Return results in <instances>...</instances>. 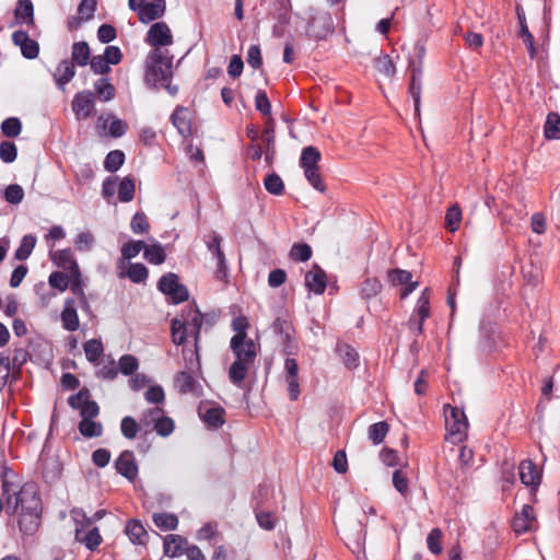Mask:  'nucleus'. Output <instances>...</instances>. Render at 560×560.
Here are the masks:
<instances>
[{
	"mask_svg": "<svg viewBox=\"0 0 560 560\" xmlns=\"http://www.w3.org/2000/svg\"><path fill=\"white\" fill-rule=\"evenodd\" d=\"M171 121L182 137H191L192 115L187 107L177 106L171 115Z\"/></svg>",
	"mask_w": 560,
	"mask_h": 560,
	"instance_id": "4468645a",
	"label": "nucleus"
},
{
	"mask_svg": "<svg viewBox=\"0 0 560 560\" xmlns=\"http://www.w3.org/2000/svg\"><path fill=\"white\" fill-rule=\"evenodd\" d=\"M304 176L310 185L317 191L324 192L326 190V185L323 182L322 175L319 173V167L304 171Z\"/></svg>",
	"mask_w": 560,
	"mask_h": 560,
	"instance_id": "e2e57ef3",
	"label": "nucleus"
},
{
	"mask_svg": "<svg viewBox=\"0 0 560 560\" xmlns=\"http://www.w3.org/2000/svg\"><path fill=\"white\" fill-rule=\"evenodd\" d=\"M373 66L378 73L386 78H393L396 73V67L388 55H381L375 57L373 60Z\"/></svg>",
	"mask_w": 560,
	"mask_h": 560,
	"instance_id": "ea45409f",
	"label": "nucleus"
},
{
	"mask_svg": "<svg viewBox=\"0 0 560 560\" xmlns=\"http://www.w3.org/2000/svg\"><path fill=\"white\" fill-rule=\"evenodd\" d=\"M518 472L520 479L525 486L536 488L540 483V474L532 460H522L518 466Z\"/></svg>",
	"mask_w": 560,
	"mask_h": 560,
	"instance_id": "b1692460",
	"label": "nucleus"
},
{
	"mask_svg": "<svg viewBox=\"0 0 560 560\" xmlns=\"http://www.w3.org/2000/svg\"><path fill=\"white\" fill-rule=\"evenodd\" d=\"M152 521L161 530H174L178 526V518L173 513H154Z\"/></svg>",
	"mask_w": 560,
	"mask_h": 560,
	"instance_id": "58836bf2",
	"label": "nucleus"
},
{
	"mask_svg": "<svg viewBox=\"0 0 560 560\" xmlns=\"http://www.w3.org/2000/svg\"><path fill=\"white\" fill-rule=\"evenodd\" d=\"M22 124L16 117H9L1 124V131L8 138H15L21 133Z\"/></svg>",
	"mask_w": 560,
	"mask_h": 560,
	"instance_id": "864d4df0",
	"label": "nucleus"
},
{
	"mask_svg": "<svg viewBox=\"0 0 560 560\" xmlns=\"http://www.w3.org/2000/svg\"><path fill=\"white\" fill-rule=\"evenodd\" d=\"M211 326L208 316L203 315L196 306L186 307L180 315L171 322V337L176 346H184L188 336L194 338V348H183L185 371L198 372L201 369L199 357V339L203 325Z\"/></svg>",
	"mask_w": 560,
	"mask_h": 560,
	"instance_id": "f257e3e1",
	"label": "nucleus"
},
{
	"mask_svg": "<svg viewBox=\"0 0 560 560\" xmlns=\"http://www.w3.org/2000/svg\"><path fill=\"white\" fill-rule=\"evenodd\" d=\"M21 371H13L11 368V360L3 353L0 354V392L5 387L8 382H15L19 380Z\"/></svg>",
	"mask_w": 560,
	"mask_h": 560,
	"instance_id": "c756f323",
	"label": "nucleus"
},
{
	"mask_svg": "<svg viewBox=\"0 0 560 560\" xmlns=\"http://www.w3.org/2000/svg\"><path fill=\"white\" fill-rule=\"evenodd\" d=\"M75 68L74 65L68 60H62L54 73L55 82L60 90H65L66 85L74 78Z\"/></svg>",
	"mask_w": 560,
	"mask_h": 560,
	"instance_id": "a878e982",
	"label": "nucleus"
},
{
	"mask_svg": "<svg viewBox=\"0 0 560 560\" xmlns=\"http://www.w3.org/2000/svg\"><path fill=\"white\" fill-rule=\"evenodd\" d=\"M335 31L331 14L324 10H312L305 34L308 38L314 40L326 39L328 35Z\"/></svg>",
	"mask_w": 560,
	"mask_h": 560,
	"instance_id": "39448f33",
	"label": "nucleus"
},
{
	"mask_svg": "<svg viewBox=\"0 0 560 560\" xmlns=\"http://www.w3.org/2000/svg\"><path fill=\"white\" fill-rule=\"evenodd\" d=\"M224 409L220 406H199L198 415L211 429H218L224 424Z\"/></svg>",
	"mask_w": 560,
	"mask_h": 560,
	"instance_id": "412c9836",
	"label": "nucleus"
},
{
	"mask_svg": "<svg viewBox=\"0 0 560 560\" xmlns=\"http://www.w3.org/2000/svg\"><path fill=\"white\" fill-rule=\"evenodd\" d=\"M382 289L381 282L376 278H369L361 285V295L364 299L376 296Z\"/></svg>",
	"mask_w": 560,
	"mask_h": 560,
	"instance_id": "052dcab7",
	"label": "nucleus"
},
{
	"mask_svg": "<svg viewBox=\"0 0 560 560\" xmlns=\"http://www.w3.org/2000/svg\"><path fill=\"white\" fill-rule=\"evenodd\" d=\"M94 91L101 102H109L115 97L116 90L108 78H100L94 82Z\"/></svg>",
	"mask_w": 560,
	"mask_h": 560,
	"instance_id": "f704fd0d",
	"label": "nucleus"
},
{
	"mask_svg": "<svg viewBox=\"0 0 560 560\" xmlns=\"http://www.w3.org/2000/svg\"><path fill=\"white\" fill-rule=\"evenodd\" d=\"M258 525L266 530H272L276 527V518L270 512L260 510L259 503L254 508Z\"/></svg>",
	"mask_w": 560,
	"mask_h": 560,
	"instance_id": "603ef678",
	"label": "nucleus"
},
{
	"mask_svg": "<svg viewBox=\"0 0 560 560\" xmlns=\"http://www.w3.org/2000/svg\"><path fill=\"white\" fill-rule=\"evenodd\" d=\"M272 329L278 337V342L282 347L283 354H295L299 347L293 336L294 329L291 323L284 318L277 317L272 324Z\"/></svg>",
	"mask_w": 560,
	"mask_h": 560,
	"instance_id": "0eeeda50",
	"label": "nucleus"
},
{
	"mask_svg": "<svg viewBox=\"0 0 560 560\" xmlns=\"http://www.w3.org/2000/svg\"><path fill=\"white\" fill-rule=\"evenodd\" d=\"M320 159L322 154L317 148L313 145L305 147L301 153L300 166L303 168V171L308 168H317L319 167L318 163Z\"/></svg>",
	"mask_w": 560,
	"mask_h": 560,
	"instance_id": "72a5a7b5",
	"label": "nucleus"
},
{
	"mask_svg": "<svg viewBox=\"0 0 560 560\" xmlns=\"http://www.w3.org/2000/svg\"><path fill=\"white\" fill-rule=\"evenodd\" d=\"M12 42L20 47L22 56L26 59H35L39 54L38 43L32 39L25 31H15L12 34Z\"/></svg>",
	"mask_w": 560,
	"mask_h": 560,
	"instance_id": "a211bd4d",
	"label": "nucleus"
},
{
	"mask_svg": "<svg viewBox=\"0 0 560 560\" xmlns=\"http://www.w3.org/2000/svg\"><path fill=\"white\" fill-rule=\"evenodd\" d=\"M143 256L152 265H161L165 261L166 255L160 243H155L144 248Z\"/></svg>",
	"mask_w": 560,
	"mask_h": 560,
	"instance_id": "c03bdc74",
	"label": "nucleus"
},
{
	"mask_svg": "<svg viewBox=\"0 0 560 560\" xmlns=\"http://www.w3.org/2000/svg\"><path fill=\"white\" fill-rule=\"evenodd\" d=\"M97 7L96 0H81L78 5V14L83 20V22H88L93 19Z\"/></svg>",
	"mask_w": 560,
	"mask_h": 560,
	"instance_id": "0e129e2a",
	"label": "nucleus"
},
{
	"mask_svg": "<svg viewBox=\"0 0 560 560\" xmlns=\"http://www.w3.org/2000/svg\"><path fill=\"white\" fill-rule=\"evenodd\" d=\"M145 248L143 241H129L121 247V256L124 259H131L139 255V253Z\"/></svg>",
	"mask_w": 560,
	"mask_h": 560,
	"instance_id": "bf43d9fd",
	"label": "nucleus"
},
{
	"mask_svg": "<svg viewBox=\"0 0 560 560\" xmlns=\"http://www.w3.org/2000/svg\"><path fill=\"white\" fill-rule=\"evenodd\" d=\"M165 0H151L150 2L145 1L141 10L138 12L139 21L148 24L162 18L165 13Z\"/></svg>",
	"mask_w": 560,
	"mask_h": 560,
	"instance_id": "4be33fe9",
	"label": "nucleus"
},
{
	"mask_svg": "<svg viewBox=\"0 0 560 560\" xmlns=\"http://www.w3.org/2000/svg\"><path fill=\"white\" fill-rule=\"evenodd\" d=\"M72 110L78 120H85L92 116L95 109V95L91 91H82L72 100Z\"/></svg>",
	"mask_w": 560,
	"mask_h": 560,
	"instance_id": "f8f14e48",
	"label": "nucleus"
},
{
	"mask_svg": "<svg viewBox=\"0 0 560 560\" xmlns=\"http://www.w3.org/2000/svg\"><path fill=\"white\" fill-rule=\"evenodd\" d=\"M80 433L88 439L98 438L103 433V425L101 422H96L93 419H82L79 422Z\"/></svg>",
	"mask_w": 560,
	"mask_h": 560,
	"instance_id": "a19ab883",
	"label": "nucleus"
},
{
	"mask_svg": "<svg viewBox=\"0 0 560 560\" xmlns=\"http://www.w3.org/2000/svg\"><path fill=\"white\" fill-rule=\"evenodd\" d=\"M125 162V154L120 150H113L107 153L104 160V168L107 172L114 173L118 171Z\"/></svg>",
	"mask_w": 560,
	"mask_h": 560,
	"instance_id": "de8ad7c7",
	"label": "nucleus"
},
{
	"mask_svg": "<svg viewBox=\"0 0 560 560\" xmlns=\"http://www.w3.org/2000/svg\"><path fill=\"white\" fill-rule=\"evenodd\" d=\"M411 272L402 269H393L388 271V280L393 285H402L406 284L405 289L401 291V299H406L409 294H411L418 287L417 281H411Z\"/></svg>",
	"mask_w": 560,
	"mask_h": 560,
	"instance_id": "aec40b11",
	"label": "nucleus"
},
{
	"mask_svg": "<svg viewBox=\"0 0 560 560\" xmlns=\"http://www.w3.org/2000/svg\"><path fill=\"white\" fill-rule=\"evenodd\" d=\"M442 537H443V533L440 528H433L429 533V535L427 537V544H428L429 550L432 553L439 555L442 552V545H441Z\"/></svg>",
	"mask_w": 560,
	"mask_h": 560,
	"instance_id": "774afa93",
	"label": "nucleus"
},
{
	"mask_svg": "<svg viewBox=\"0 0 560 560\" xmlns=\"http://www.w3.org/2000/svg\"><path fill=\"white\" fill-rule=\"evenodd\" d=\"M158 288L175 304L188 300L187 288L178 282V277L173 272L162 276L158 282Z\"/></svg>",
	"mask_w": 560,
	"mask_h": 560,
	"instance_id": "6e6552de",
	"label": "nucleus"
},
{
	"mask_svg": "<svg viewBox=\"0 0 560 560\" xmlns=\"http://www.w3.org/2000/svg\"><path fill=\"white\" fill-rule=\"evenodd\" d=\"M19 510L22 515L19 520V528L24 534H33L39 525L42 512L40 499L33 487H28V495H23Z\"/></svg>",
	"mask_w": 560,
	"mask_h": 560,
	"instance_id": "7ed1b4c3",
	"label": "nucleus"
},
{
	"mask_svg": "<svg viewBox=\"0 0 560 560\" xmlns=\"http://www.w3.org/2000/svg\"><path fill=\"white\" fill-rule=\"evenodd\" d=\"M109 120H110V124H109L108 133L110 137L119 138L126 133L127 128H128L126 121H124L121 119L114 118L112 115H107L106 117L103 115L100 116L98 117V126L102 129H106Z\"/></svg>",
	"mask_w": 560,
	"mask_h": 560,
	"instance_id": "c85d7f7f",
	"label": "nucleus"
},
{
	"mask_svg": "<svg viewBox=\"0 0 560 560\" xmlns=\"http://www.w3.org/2000/svg\"><path fill=\"white\" fill-rule=\"evenodd\" d=\"M152 429L156 432L158 435L166 438L173 433L175 423L172 418L165 415L156 421Z\"/></svg>",
	"mask_w": 560,
	"mask_h": 560,
	"instance_id": "13d9d810",
	"label": "nucleus"
},
{
	"mask_svg": "<svg viewBox=\"0 0 560 560\" xmlns=\"http://www.w3.org/2000/svg\"><path fill=\"white\" fill-rule=\"evenodd\" d=\"M230 348L235 360L254 363L257 357L255 342L249 338H231Z\"/></svg>",
	"mask_w": 560,
	"mask_h": 560,
	"instance_id": "ddd939ff",
	"label": "nucleus"
},
{
	"mask_svg": "<svg viewBox=\"0 0 560 560\" xmlns=\"http://www.w3.org/2000/svg\"><path fill=\"white\" fill-rule=\"evenodd\" d=\"M125 532L133 544L142 545L148 537L144 526L137 520L129 521Z\"/></svg>",
	"mask_w": 560,
	"mask_h": 560,
	"instance_id": "e433bc0d",
	"label": "nucleus"
},
{
	"mask_svg": "<svg viewBox=\"0 0 560 560\" xmlns=\"http://www.w3.org/2000/svg\"><path fill=\"white\" fill-rule=\"evenodd\" d=\"M264 186L269 194L275 196H281L284 191L283 180L276 173H271L266 176Z\"/></svg>",
	"mask_w": 560,
	"mask_h": 560,
	"instance_id": "8fccbe9b",
	"label": "nucleus"
},
{
	"mask_svg": "<svg viewBox=\"0 0 560 560\" xmlns=\"http://www.w3.org/2000/svg\"><path fill=\"white\" fill-rule=\"evenodd\" d=\"M36 242L37 238L34 234L24 235L15 249L14 258L20 261L26 260L35 248Z\"/></svg>",
	"mask_w": 560,
	"mask_h": 560,
	"instance_id": "c9c22d12",
	"label": "nucleus"
},
{
	"mask_svg": "<svg viewBox=\"0 0 560 560\" xmlns=\"http://www.w3.org/2000/svg\"><path fill=\"white\" fill-rule=\"evenodd\" d=\"M173 56L168 50L153 49L147 58L145 80L154 86L172 79Z\"/></svg>",
	"mask_w": 560,
	"mask_h": 560,
	"instance_id": "f03ea898",
	"label": "nucleus"
},
{
	"mask_svg": "<svg viewBox=\"0 0 560 560\" xmlns=\"http://www.w3.org/2000/svg\"><path fill=\"white\" fill-rule=\"evenodd\" d=\"M140 425L132 417L126 416L120 422L121 434L128 440H133L139 432Z\"/></svg>",
	"mask_w": 560,
	"mask_h": 560,
	"instance_id": "6e6d98bb",
	"label": "nucleus"
},
{
	"mask_svg": "<svg viewBox=\"0 0 560 560\" xmlns=\"http://www.w3.org/2000/svg\"><path fill=\"white\" fill-rule=\"evenodd\" d=\"M62 327L68 331L79 329L80 322L78 316V304L75 299L67 298L63 303V310L60 315Z\"/></svg>",
	"mask_w": 560,
	"mask_h": 560,
	"instance_id": "6ab92c4d",
	"label": "nucleus"
},
{
	"mask_svg": "<svg viewBox=\"0 0 560 560\" xmlns=\"http://www.w3.org/2000/svg\"><path fill=\"white\" fill-rule=\"evenodd\" d=\"M425 55V47L421 43H417L413 47V59L409 61L410 68V84H409V94L412 97L415 113L419 115L420 113V104H421V77H422V60Z\"/></svg>",
	"mask_w": 560,
	"mask_h": 560,
	"instance_id": "20e7f679",
	"label": "nucleus"
},
{
	"mask_svg": "<svg viewBox=\"0 0 560 560\" xmlns=\"http://www.w3.org/2000/svg\"><path fill=\"white\" fill-rule=\"evenodd\" d=\"M115 468L119 475L133 481L138 476V465L136 463L135 454L131 451H124L114 463Z\"/></svg>",
	"mask_w": 560,
	"mask_h": 560,
	"instance_id": "2eb2a0df",
	"label": "nucleus"
},
{
	"mask_svg": "<svg viewBox=\"0 0 560 560\" xmlns=\"http://www.w3.org/2000/svg\"><path fill=\"white\" fill-rule=\"evenodd\" d=\"M544 133L547 139H560V116L557 113H550L547 116Z\"/></svg>",
	"mask_w": 560,
	"mask_h": 560,
	"instance_id": "37998d69",
	"label": "nucleus"
},
{
	"mask_svg": "<svg viewBox=\"0 0 560 560\" xmlns=\"http://www.w3.org/2000/svg\"><path fill=\"white\" fill-rule=\"evenodd\" d=\"M91 60V50L86 42H75L72 45L71 62L80 67L86 66Z\"/></svg>",
	"mask_w": 560,
	"mask_h": 560,
	"instance_id": "2f4dec72",
	"label": "nucleus"
},
{
	"mask_svg": "<svg viewBox=\"0 0 560 560\" xmlns=\"http://www.w3.org/2000/svg\"><path fill=\"white\" fill-rule=\"evenodd\" d=\"M119 371L124 375H132L139 368V363L136 357L131 354H125L120 357L118 361Z\"/></svg>",
	"mask_w": 560,
	"mask_h": 560,
	"instance_id": "680f3d73",
	"label": "nucleus"
},
{
	"mask_svg": "<svg viewBox=\"0 0 560 560\" xmlns=\"http://www.w3.org/2000/svg\"><path fill=\"white\" fill-rule=\"evenodd\" d=\"M285 382L288 384L289 397L292 401L300 396L299 364L295 359L287 358L284 361Z\"/></svg>",
	"mask_w": 560,
	"mask_h": 560,
	"instance_id": "dca6fc26",
	"label": "nucleus"
},
{
	"mask_svg": "<svg viewBox=\"0 0 560 560\" xmlns=\"http://www.w3.org/2000/svg\"><path fill=\"white\" fill-rule=\"evenodd\" d=\"M336 351L348 369H354L359 365V354L351 346L347 343L338 345Z\"/></svg>",
	"mask_w": 560,
	"mask_h": 560,
	"instance_id": "4c0bfd02",
	"label": "nucleus"
},
{
	"mask_svg": "<svg viewBox=\"0 0 560 560\" xmlns=\"http://www.w3.org/2000/svg\"><path fill=\"white\" fill-rule=\"evenodd\" d=\"M14 16L18 23L34 24V7L31 0H19L14 10Z\"/></svg>",
	"mask_w": 560,
	"mask_h": 560,
	"instance_id": "7c9ffc66",
	"label": "nucleus"
},
{
	"mask_svg": "<svg viewBox=\"0 0 560 560\" xmlns=\"http://www.w3.org/2000/svg\"><path fill=\"white\" fill-rule=\"evenodd\" d=\"M135 182L130 177H125L118 183V199L120 202H129L135 197Z\"/></svg>",
	"mask_w": 560,
	"mask_h": 560,
	"instance_id": "49530a36",
	"label": "nucleus"
},
{
	"mask_svg": "<svg viewBox=\"0 0 560 560\" xmlns=\"http://www.w3.org/2000/svg\"><path fill=\"white\" fill-rule=\"evenodd\" d=\"M254 363L234 360L229 369V378L232 384L240 386L246 378L250 365Z\"/></svg>",
	"mask_w": 560,
	"mask_h": 560,
	"instance_id": "473e14b6",
	"label": "nucleus"
},
{
	"mask_svg": "<svg viewBox=\"0 0 560 560\" xmlns=\"http://www.w3.org/2000/svg\"><path fill=\"white\" fill-rule=\"evenodd\" d=\"M312 257V248L306 243L293 244L290 250V258L295 261H307Z\"/></svg>",
	"mask_w": 560,
	"mask_h": 560,
	"instance_id": "5fc2aeb1",
	"label": "nucleus"
},
{
	"mask_svg": "<svg viewBox=\"0 0 560 560\" xmlns=\"http://www.w3.org/2000/svg\"><path fill=\"white\" fill-rule=\"evenodd\" d=\"M462 221V210L457 205L450 207L445 214V226L450 232H455L459 229Z\"/></svg>",
	"mask_w": 560,
	"mask_h": 560,
	"instance_id": "3c124183",
	"label": "nucleus"
},
{
	"mask_svg": "<svg viewBox=\"0 0 560 560\" xmlns=\"http://www.w3.org/2000/svg\"><path fill=\"white\" fill-rule=\"evenodd\" d=\"M86 524L80 523L75 528V540L84 544L89 550H95L102 544V537L97 527L85 530Z\"/></svg>",
	"mask_w": 560,
	"mask_h": 560,
	"instance_id": "5701e85b",
	"label": "nucleus"
},
{
	"mask_svg": "<svg viewBox=\"0 0 560 560\" xmlns=\"http://www.w3.org/2000/svg\"><path fill=\"white\" fill-rule=\"evenodd\" d=\"M144 42L153 49L172 45L173 35L170 26L165 22L153 23L145 35Z\"/></svg>",
	"mask_w": 560,
	"mask_h": 560,
	"instance_id": "9b49d317",
	"label": "nucleus"
},
{
	"mask_svg": "<svg viewBox=\"0 0 560 560\" xmlns=\"http://www.w3.org/2000/svg\"><path fill=\"white\" fill-rule=\"evenodd\" d=\"M50 257L54 264L58 267L68 270L70 275L78 273L80 271L79 266L73 257L71 249H60L50 252Z\"/></svg>",
	"mask_w": 560,
	"mask_h": 560,
	"instance_id": "393cba45",
	"label": "nucleus"
},
{
	"mask_svg": "<svg viewBox=\"0 0 560 560\" xmlns=\"http://www.w3.org/2000/svg\"><path fill=\"white\" fill-rule=\"evenodd\" d=\"M130 229L135 234H145L150 230V223L143 212H136L130 222Z\"/></svg>",
	"mask_w": 560,
	"mask_h": 560,
	"instance_id": "4d7b16f0",
	"label": "nucleus"
},
{
	"mask_svg": "<svg viewBox=\"0 0 560 560\" xmlns=\"http://www.w3.org/2000/svg\"><path fill=\"white\" fill-rule=\"evenodd\" d=\"M86 360L91 363H97L104 352L103 343L100 339H90L83 345Z\"/></svg>",
	"mask_w": 560,
	"mask_h": 560,
	"instance_id": "79ce46f5",
	"label": "nucleus"
},
{
	"mask_svg": "<svg viewBox=\"0 0 560 560\" xmlns=\"http://www.w3.org/2000/svg\"><path fill=\"white\" fill-rule=\"evenodd\" d=\"M388 430L389 425L385 421L373 423L369 427L368 430L369 439L372 441L373 444L378 445L384 441Z\"/></svg>",
	"mask_w": 560,
	"mask_h": 560,
	"instance_id": "a18cd8bd",
	"label": "nucleus"
},
{
	"mask_svg": "<svg viewBox=\"0 0 560 560\" xmlns=\"http://www.w3.org/2000/svg\"><path fill=\"white\" fill-rule=\"evenodd\" d=\"M24 198V190L18 184L9 185L4 190V199L11 205H19Z\"/></svg>",
	"mask_w": 560,
	"mask_h": 560,
	"instance_id": "338daca9",
	"label": "nucleus"
},
{
	"mask_svg": "<svg viewBox=\"0 0 560 560\" xmlns=\"http://www.w3.org/2000/svg\"><path fill=\"white\" fill-rule=\"evenodd\" d=\"M445 427L454 442H462L468 430V420L464 411L457 407H444Z\"/></svg>",
	"mask_w": 560,
	"mask_h": 560,
	"instance_id": "423d86ee",
	"label": "nucleus"
},
{
	"mask_svg": "<svg viewBox=\"0 0 560 560\" xmlns=\"http://www.w3.org/2000/svg\"><path fill=\"white\" fill-rule=\"evenodd\" d=\"M430 316V295L429 289H424L420 294L415 311L409 319L410 329L420 335L423 331V324Z\"/></svg>",
	"mask_w": 560,
	"mask_h": 560,
	"instance_id": "9d476101",
	"label": "nucleus"
},
{
	"mask_svg": "<svg viewBox=\"0 0 560 560\" xmlns=\"http://www.w3.org/2000/svg\"><path fill=\"white\" fill-rule=\"evenodd\" d=\"M164 416L165 411L163 408L159 406L149 408L141 413L140 424L145 428H152Z\"/></svg>",
	"mask_w": 560,
	"mask_h": 560,
	"instance_id": "09e8293b",
	"label": "nucleus"
},
{
	"mask_svg": "<svg viewBox=\"0 0 560 560\" xmlns=\"http://www.w3.org/2000/svg\"><path fill=\"white\" fill-rule=\"evenodd\" d=\"M2 494L4 497L8 513L16 514L23 501V495H28V487L25 486L22 489L18 485L10 481L4 474L2 477Z\"/></svg>",
	"mask_w": 560,
	"mask_h": 560,
	"instance_id": "1a4fd4ad",
	"label": "nucleus"
},
{
	"mask_svg": "<svg viewBox=\"0 0 560 560\" xmlns=\"http://www.w3.org/2000/svg\"><path fill=\"white\" fill-rule=\"evenodd\" d=\"M187 545V539L179 535H168L164 539V553L168 557L175 558L184 553V547Z\"/></svg>",
	"mask_w": 560,
	"mask_h": 560,
	"instance_id": "cd10ccee",
	"label": "nucleus"
},
{
	"mask_svg": "<svg viewBox=\"0 0 560 560\" xmlns=\"http://www.w3.org/2000/svg\"><path fill=\"white\" fill-rule=\"evenodd\" d=\"M305 287L315 294H323L327 287V275L317 264L305 273Z\"/></svg>",
	"mask_w": 560,
	"mask_h": 560,
	"instance_id": "f3484780",
	"label": "nucleus"
},
{
	"mask_svg": "<svg viewBox=\"0 0 560 560\" xmlns=\"http://www.w3.org/2000/svg\"><path fill=\"white\" fill-rule=\"evenodd\" d=\"M194 373L195 372L184 370L176 374L174 384H175L176 389L180 394H188V393L196 394L197 393L198 383L195 380V377L192 376Z\"/></svg>",
	"mask_w": 560,
	"mask_h": 560,
	"instance_id": "bb28decb",
	"label": "nucleus"
},
{
	"mask_svg": "<svg viewBox=\"0 0 560 560\" xmlns=\"http://www.w3.org/2000/svg\"><path fill=\"white\" fill-rule=\"evenodd\" d=\"M128 278L135 283H141L148 278V268L140 262L131 264L128 271Z\"/></svg>",
	"mask_w": 560,
	"mask_h": 560,
	"instance_id": "69168bd1",
	"label": "nucleus"
}]
</instances>
